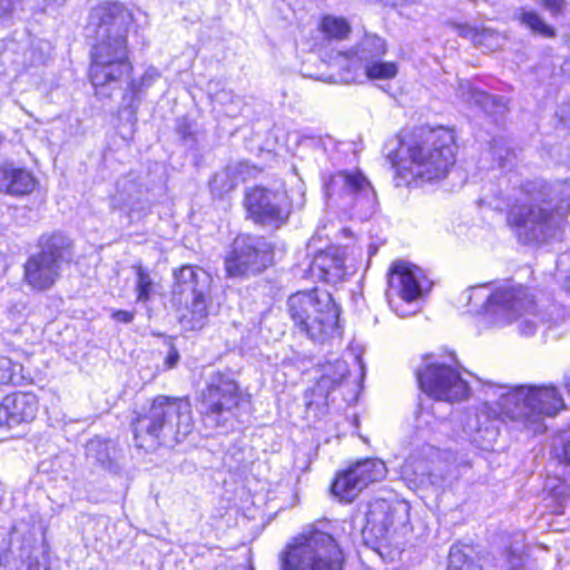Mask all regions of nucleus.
Here are the masks:
<instances>
[{"label": "nucleus", "mask_w": 570, "mask_h": 570, "mask_svg": "<svg viewBox=\"0 0 570 570\" xmlns=\"http://www.w3.org/2000/svg\"><path fill=\"white\" fill-rule=\"evenodd\" d=\"M132 13L119 2H104L94 7L88 22L92 38L89 77L96 94L109 97L107 88L129 75L132 66L128 58L127 35Z\"/></svg>", "instance_id": "obj_1"}, {"label": "nucleus", "mask_w": 570, "mask_h": 570, "mask_svg": "<svg viewBox=\"0 0 570 570\" xmlns=\"http://www.w3.org/2000/svg\"><path fill=\"white\" fill-rule=\"evenodd\" d=\"M456 145L452 130L419 128L404 135L399 149L387 155L396 175L404 181H438L455 163Z\"/></svg>", "instance_id": "obj_2"}, {"label": "nucleus", "mask_w": 570, "mask_h": 570, "mask_svg": "<svg viewBox=\"0 0 570 570\" xmlns=\"http://www.w3.org/2000/svg\"><path fill=\"white\" fill-rule=\"evenodd\" d=\"M527 199L515 205L509 223L523 243H541L557 236L570 215V178L552 188L541 181L523 186Z\"/></svg>", "instance_id": "obj_3"}, {"label": "nucleus", "mask_w": 570, "mask_h": 570, "mask_svg": "<svg viewBox=\"0 0 570 570\" xmlns=\"http://www.w3.org/2000/svg\"><path fill=\"white\" fill-rule=\"evenodd\" d=\"M487 394L498 396L502 415L533 434L546 430V417L556 416L566 407L562 394L553 384L490 385Z\"/></svg>", "instance_id": "obj_4"}, {"label": "nucleus", "mask_w": 570, "mask_h": 570, "mask_svg": "<svg viewBox=\"0 0 570 570\" xmlns=\"http://www.w3.org/2000/svg\"><path fill=\"white\" fill-rule=\"evenodd\" d=\"M138 448L154 450L160 443L184 441L193 431L191 405L187 399L158 395L148 411L132 423Z\"/></svg>", "instance_id": "obj_5"}, {"label": "nucleus", "mask_w": 570, "mask_h": 570, "mask_svg": "<svg viewBox=\"0 0 570 570\" xmlns=\"http://www.w3.org/2000/svg\"><path fill=\"white\" fill-rule=\"evenodd\" d=\"M249 397L232 374L212 373L199 394L203 425L210 431L232 429Z\"/></svg>", "instance_id": "obj_6"}, {"label": "nucleus", "mask_w": 570, "mask_h": 570, "mask_svg": "<svg viewBox=\"0 0 570 570\" xmlns=\"http://www.w3.org/2000/svg\"><path fill=\"white\" fill-rule=\"evenodd\" d=\"M171 302L185 330H200L208 315L210 275L203 268L184 265L173 272Z\"/></svg>", "instance_id": "obj_7"}, {"label": "nucleus", "mask_w": 570, "mask_h": 570, "mask_svg": "<svg viewBox=\"0 0 570 570\" xmlns=\"http://www.w3.org/2000/svg\"><path fill=\"white\" fill-rule=\"evenodd\" d=\"M344 564L336 540L316 529L302 533L281 554L282 570H344Z\"/></svg>", "instance_id": "obj_8"}, {"label": "nucleus", "mask_w": 570, "mask_h": 570, "mask_svg": "<svg viewBox=\"0 0 570 570\" xmlns=\"http://www.w3.org/2000/svg\"><path fill=\"white\" fill-rule=\"evenodd\" d=\"M287 306L294 326L312 341L323 343L337 328L338 308L326 292H297Z\"/></svg>", "instance_id": "obj_9"}, {"label": "nucleus", "mask_w": 570, "mask_h": 570, "mask_svg": "<svg viewBox=\"0 0 570 570\" xmlns=\"http://www.w3.org/2000/svg\"><path fill=\"white\" fill-rule=\"evenodd\" d=\"M39 253L24 263L23 279L35 291L50 289L61 275V267L69 259L70 242L60 233L42 235L38 243Z\"/></svg>", "instance_id": "obj_10"}, {"label": "nucleus", "mask_w": 570, "mask_h": 570, "mask_svg": "<svg viewBox=\"0 0 570 570\" xmlns=\"http://www.w3.org/2000/svg\"><path fill=\"white\" fill-rule=\"evenodd\" d=\"M272 261V247L263 237L239 235L225 258V268L228 276L240 277L261 273Z\"/></svg>", "instance_id": "obj_11"}, {"label": "nucleus", "mask_w": 570, "mask_h": 570, "mask_svg": "<svg viewBox=\"0 0 570 570\" xmlns=\"http://www.w3.org/2000/svg\"><path fill=\"white\" fill-rule=\"evenodd\" d=\"M416 377L421 390L439 401H463L470 394L468 382L450 365L431 363L419 370Z\"/></svg>", "instance_id": "obj_12"}, {"label": "nucleus", "mask_w": 570, "mask_h": 570, "mask_svg": "<svg viewBox=\"0 0 570 570\" xmlns=\"http://www.w3.org/2000/svg\"><path fill=\"white\" fill-rule=\"evenodd\" d=\"M386 468L383 461L365 459L351 465L346 471L337 473L332 493L344 502H352L370 483L385 478Z\"/></svg>", "instance_id": "obj_13"}, {"label": "nucleus", "mask_w": 570, "mask_h": 570, "mask_svg": "<svg viewBox=\"0 0 570 570\" xmlns=\"http://www.w3.org/2000/svg\"><path fill=\"white\" fill-rule=\"evenodd\" d=\"M245 205L256 223L274 227L283 225L291 213L285 193L261 187H255L247 193Z\"/></svg>", "instance_id": "obj_14"}, {"label": "nucleus", "mask_w": 570, "mask_h": 570, "mask_svg": "<svg viewBox=\"0 0 570 570\" xmlns=\"http://www.w3.org/2000/svg\"><path fill=\"white\" fill-rule=\"evenodd\" d=\"M431 286L423 271L406 262H396L391 267L386 298L391 306L396 299L406 303L417 301Z\"/></svg>", "instance_id": "obj_15"}, {"label": "nucleus", "mask_w": 570, "mask_h": 570, "mask_svg": "<svg viewBox=\"0 0 570 570\" xmlns=\"http://www.w3.org/2000/svg\"><path fill=\"white\" fill-rule=\"evenodd\" d=\"M485 308L498 323L505 324L524 314H531L534 304L521 286H504L488 296Z\"/></svg>", "instance_id": "obj_16"}, {"label": "nucleus", "mask_w": 570, "mask_h": 570, "mask_svg": "<svg viewBox=\"0 0 570 570\" xmlns=\"http://www.w3.org/2000/svg\"><path fill=\"white\" fill-rule=\"evenodd\" d=\"M325 188L327 197H350L355 200L365 202L370 206L373 205L375 199L370 181L360 171H338L331 176Z\"/></svg>", "instance_id": "obj_17"}, {"label": "nucleus", "mask_w": 570, "mask_h": 570, "mask_svg": "<svg viewBox=\"0 0 570 570\" xmlns=\"http://www.w3.org/2000/svg\"><path fill=\"white\" fill-rule=\"evenodd\" d=\"M38 399L32 393H12L0 402V425L8 428L32 422L38 413Z\"/></svg>", "instance_id": "obj_18"}, {"label": "nucleus", "mask_w": 570, "mask_h": 570, "mask_svg": "<svg viewBox=\"0 0 570 570\" xmlns=\"http://www.w3.org/2000/svg\"><path fill=\"white\" fill-rule=\"evenodd\" d=\"M407 507L399 503L392 505L383 499H377L368 504L365 513V529L376 537H384L396 522H404Z\"/></svg>", "instance_id": "obj_19"}, {"label": "nucleus", "mask_w": 570, "mask_h": 570, "mask_svg": "<svg viewBox=\"0 0 570 570\" xmlns=\"http://www.w3.org/2000/svg\"><path fill=\"white\" fill-rule=\"evenodd\" d=\"M463 432L479 448L489 450L498 439L499 430L494 420L488 415V404L485 403L475 413L466 415V422Z\"/></svg>", "instance_id": "obj_20"}, {"label": "nucleus", "mask_w": 570, "mask_h": 570, "mask_svg": "<svg viewBox=\"0 0 570 570\" xmlns=\"http://www.w3.org/2000/svg\"><path fill=\"white\" fill-rule=\"evenodd\" d=\"M37 186L33 175L12 163L0 164V193L23 196L32 193Z\"/></svg>", "instance_id": "obj_21"}, {"label": "nucleus", "mask_w": 570, "mask_h": 570, "mask_svg": "<svg viewBox=\"0 0 570 570\" xmlns=\"http://www.w3.org/2000/svg\"><path fill=\"white\" fill-rule=\"evenodd\" d=\"M350 370L344 360L327 361L321 365V376L313 389V395L321 400H312L307 402L311 406L314 402L317 404H326L328 394L335 390L347 376Z\"/></svg>", "instance_id": "obj_22"}, {"label": "nucleus", "mask_w": 570, "mask_h": 570, "mask_svg": "<svg viewBox=\"0 0 570 570\" xmlns=\"http://www.w3.org/2000/svg\"><path fill=\"white\" fill-rule=\"evenodd\" d=\"M344 259L336 247L318 252L311 263V274L327 283H336L344 275Z\"/></svg>", "instance_id": "obj_23"}, {"label": "nucleus", "mask_w": 570, "mask_h": 570, "mask_svg": "<svg viewBox=\"0 0 570 570\" xmlns=\"http://www.w3.org/2000/svg\"><path fill=\"white\" fill-rule=\"evenodd\" d=\"M246 169L247 164L236 163L217 171L210 180L212 193L217 196H223L233 190L240 180L245 179L244 173Z\"/></svg>", "instance_id": "obj_24"}, {"label": "nucleus", "mask_w": 570, "mask_h": 570, "mask_svg": "<svg viewBox=\"0 0 570 570\" xmlns=\"http://www.w3.org/2000/svg\"><path fill=\"white\" fill-rule=\"evenodd\" d=\"M385 52L384 39L376 35H366L353 51L354 58H351V63L360 62L364 67L374 60L381 59Z\"/></svg>", "instance_id": "obj_25"}, {"label": "nucleus", "mask_w": 570, "mask_h": 570, "mask_svg": "<svg viewBox=\"0 0 570 570\" xmlns=\"http://www.w3.org/2000/svg\"><path fill=\"white\" fill-rule=\"evenodd\" d=\"M321 31L328 39L343 40L351 32V26L343 17L324 16L320 23Z\"/></svg>", "instance_id": "obj_26"}, {"label": "nucleus", "mask_w": 570, "mask_h": 570, "mask_svg": "<svg viewBox=\"0 0 570 570\" xmlns=\"http://www.w3.org/2000/svg\"><path fill=\"white\" fill-rule=\"evenodd\" d=\"M517 18L521 24L544 38H553L556 36L554 29L548 26L544 20L533 10H527L522 8L519 10Z\"/></svg>", "instance_id": "obj_27"}, {"label": "nucleus", "mask_w": 570, "mask_h": 570, "mask_svg": "<svg viewBox=\"0 0 570 570\" xmlns=\"http://www.w3.org/2000/svg\"><path fill=\"white\" fill-rule=\"evenodd\" d=\"M112 445L108 440L95 438L86 445V455L104 468H108L111 462Z\"/></svg>", "instance_id": "obj_28"}, {"label": "nucleus", "mask_w": 570, "mask_h": 570, "mask_svg": "<svg viewBox=\"0 0 570 570\" xmlns=\"http://www.w3.org/2000/svg\"><path fill=\"white\" fill-rule=\"evenodd\" d=\"M365 75L371 80H389L397 75V66L394 62L374 60L364 67Z\"/></svg>", "instance_id": "obj_29"}, {"label": "nucleus", "mask_w": 570, "mask_h": 570, "mask_svg": "<svg viewBox=\"0 0 570 570\" xmlns=\"http://www.w3.org/2000/svg\"><path fill=\"white\" fill-rule=\"evenodd\" d=\"M136 272L135 292L137 302L146 303L150 299L154 288V282L149 273L139 264L132 267Z\"/></svg>", "instance_id": "obj_30"}, {"label": "nucleus", "mask_w": 570, "mask_h": 570, "mask_svg": "<svg viewBox=\"0 0 570 570\" xmlns=\"http://www.w3.org/2000/svg\"><path fill=\"white\" fill-rule=\"evenodd\" d=\"M160 77V73L159 71L154 68V67H149L145 73L142 75V77L140 78L139 81H136V80H132L130 83H129V89H130V99H129V107H132L134 105V100L136 99V97L138 96V94L142 90L144 87H149L156 79H158Z\"/></svg>", "instance_id": "obj_31"}, {"label": "nucleus", "mask_w": 570, "mask_h": 570, "mask_svg": "<svg viewBox=\"0 0 570 570\" xmlns=\"http://www.w3.org/2000/svg\"><path fill=\"white\" fill-rule=\"evenodd\" d=\"M448 570H483L473 560L469 559L459 549H451L449 553Z\"/></svg>", "instance_id": "obj_32"}, {"label": "nucleus", "mask_w": 570, "mask_h": 570, "mask_svg": "<svg viewBox=\"0 0 570 570\" xmlns=\"http://www.w3.org/2000/svg\"><path fill=\"white\" fill-rule=\"evenodd\" d=\"M556 456L570 466V429L562 431L554 440Z\"/></svg>", "instance_id": "obj_33"}, {"label": "nucleus", "mask_w": 570, "mask_h": 570, "mask_svg": "<svg viewBox=\"0 0 570 570\" xmlns=\"http://www.w3.org/2000/svg\"><path fill=\"white\" fill-rule=\"evenodd\" d=\"M12 362L4 356H0V384H8L12 381Z\"/></svg>", "instance_id": "obj_34"}, {"label": "nucleus", "mask_w": 570, "mask_h": 570, "mask_svg": "<svg viewBox=\"0 0 570 570\" xmlns=\"http://www.w3.org/2000/svg\"><path fill=\"white\" fill-rule=\"evenodd\" d=\"M468 96L465 97L466 101L470 104L476 105H485V101L489 99L488 95L481 90L473 88L470 83H466Z\"/></svg>", "instance_id": "obj_35"}, {"label": "nucleus", "mask_w": 570, "mask_h": 570, "mask_svg": "<svg viewBox=\"0 0 570 570\" xmlns=\"http://www.w3.org/2000/svg\"><path fill=\"white\" fill-rule=\"evenodd\" d=\"M540 2L552 14L562 12L566 6L564 0H540Z\"/></svg>", "instance_id": "obj_36"}, {"label": "nucleus", "mask_w": 570, "mask_h": 570, "mask_svg": "<svg viewBox=\"0 0 570 570\" xmlns=\"http://www.w3.org/2000/svg\"><path fill=\"white\" fill-rule=\"evenodd\" d=\"M520 331L523 335L530 336L535 332V322L525 317L520 323Z\"/></svg>", "instance_id": "obj_37"}, {"label": "nucleus", "mask_w": 570, "mask_h": 570, "mask_svg": "<svg viewBox=\"0 0 570 570\" xmlns=\"http://www.w3.org/2000/svg\"><path fill=\"white\" fill-rule=\"evenodd\" d=\"M12 11V0H0V19H7L11 17Z\"/></svg>", "instance_id": "obj_38"}, {"label": "nucleus", "mask_w": 570, "mask_h": 570, "mask_svg": "<svg viewBox=\"0 0 570 570\" xmlns=\"http://www.w3.org/2000/svg\"><path fill=\"white\" fill-rule=\"evenodd\" d=\"M112 318L120 323H131L134 320V313L129 311H116L112 313Z\"/></svg>", "instance_id": "obj_39"}, {"label": "nucleus", "mask_w": 570, "mask_h": 570, "mask_svg": "<svg viewBox=\"0 0 570 570\" xmlns=\"http://www.w3.org/2000/svg\"><path fill=\"white\" fill-rule=\"evenodd\" d=\"M179 360V353L176 350H171L166 357L165 364L168 368H173L177 365Z\"/></svg>", "instance_id": "obj_40"}, {"label": "nucleus", "mask_w": 570, "mask_h": 570, "mask_svg": "<svg viewBox=\"0 0 570 570\" xmlns=\"http://www.w3.org/2000/svg\"><path fill=\"white\" fill-rule=\"evenodd\" d=\"M561 119L563 121H567V122H570V98H569V101H567L562 107H561Z\"/></svg>", "instance_id": "obj_41"}, {"label": "nucleus", "mask_w": 570, "mask_h": 570, "mask_svg": "<svg viewBox=\"0 0 570 570\" xmlns=\"http://www.w3.org/2000/svg\"><path fill=\"white\" fill-rule=\"evenodd\" d=\"M460 30L461 35L464 37H471L475 39L478 36L476 31L469 26L461 27Z\"/></svg>", "instance_id": "obj_42"}, {"label": "nucleus", "mask_w": 570, "mask_h": 570, "mask_svg": "<svg viewBox=\"0 0 570 570\" xmlns=\"http://www.w3.org/2000/svg\"><path fill=\"white\" fill-rule=\"evenodd\" d=\"M566 386L568 389V392L570 393V382H567Z\"/></svg>", "instance_id": "obj_43"}, {"label": "nucleus", "mask_w": 570, "mask_h": 570, "mask_svg": "<svg viewBox=\"0 0 570 570\" xmlns=\"http://www.w3.org/2000/svg\"><path fill=\"white\" fill-rule=\"evenodd\" d=\"M2 141H3V138H2V136L0 135V145L2 144Z\"/></svg>", "instance_id": "obj_44"}]
</instances>
